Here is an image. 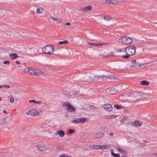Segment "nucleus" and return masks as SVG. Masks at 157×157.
I'll use <instances>...</instances> for the list:
<instances>
[{"mask_svg":"<svg viewBox=\"0 0 157 157\" xmlns=\"http://www.w3.org/2000/svg\"><path fill=\"white\" fill-rule=\"evenodd\" d=\"M110 78L109 76L105 75L104 71L99 70L98 71H92L83 74L80 77V80L81 82L91 81L96 82L105 80Z\"/></svg>","mask_w":157,"mask_h":157,"instance_id":"nucleus-1","label":"nucleus"},{"mask_svg":"<svg viewBox=\"0 0 157 157\" xmlns=\"http://www.w3.org/2000/svg\"><path fill=\"white\" fill-rule=\"evenodd\" d=\"M136 48L135 46L129 45L125 48V52L126 55H121L122 58L124 59H128L130 56L134 55L136 53Z\"/></svg>","mask_w":157,"mask_h":157,"instance_id":"nucleus-2","label":"nucleus"},{"mask_svg":"<svg viewBox=\"0 0 157 157\" xmlns=\"http://www.w3.org/2000/svg\"><path fill=\"white\" fill-rule=\"evenodd\" d=\"M24 71L34 75L41 76L44 75L42 71L38 69L34 68H25L24 69Z\"/></svg>","mask_w":157,"mask_h":157,"instance_id":"nucleus-3","label":"nucleus"},{"mask_svg":"<svg viewBox=\"0 0 157 157\" xmlns=\"http://www.w3.org/2000/svg\"><path fill=\"white\" fill-rule=\"evenodd\" d=\"M132 42V39L130 37L123 36L120 38L118 40V42L120 44H128Z\"/></svg>","mask_w":157,"mask_h":157,"instance_id":"nucleus-4","label":"nucleus"},{"mask_svg":"<svg viewBox=\"0 0 157 157\" xmlns=\"http://www.w3.org/2000/svg\"><path fill=\"white\" fill-rule=\"evenodd\" d=\"M54 50V47L51 45H47L42 49V51L43 53L49 55L53 54Z\"/></svg>","mask_w":157,"mask_h":157,"instance_id":"nucleus-5","label":"nucleus"},{"mask_svg":"<svg viewBox=\"0 0 157 157\" xmlns=\"http://www.w3.org/2000/svg\"><path fill=\"white\" fill-rule=\"evenodd\" d=\"M25 114L27 117L37 116L39 114L37 110L35 109L28 110L25 113Z\"/></svg>","mask_w":157,"mask_h":157,"instance_id":"nucleus-6","label":"nucleus"},{"mask_svg":"<svg viewBox=\"0 0 157 157\" xmlns=\"http://www.w3.org/2000/svg\"><path fill=\"white\" fill-rule=\"evenodd\" d=\"M36 147L39 151L42 152L46 153H48L49 151V149L48 147L43 145L37 144Z\"/></svg>","mask_w":157,"mask_h":157,"instance_id":"nucleus-7","label":"nucleus"},{"mask_svg":"<svg viewBox=\"0 0 157 157\" xmlns=\"http://www.w3.org/2000/svg\"><path fill=\"white\" fill-rule=\"evenodd\" d=\"M130 99L134 101L139 98V94L138 93H134L131 94L129 96Z\"/></svg>","mask_w":157,"mask_h":157,"instance_id":"nucleus-8","label":"nucleus"},{"mask_svg":"<svg viewBox=\"0 0 157 157\" xmlns=\"http://www.w3.org/2000/svg\"><path fill=\"white\" fill-rule=\"evenodd\" d=\"M131 124L135 127H140L142 124V122L139 121H135L132 122Z\"/></svg>","mask_w":157,"mask_h":157,"instance_id":"nucleus-9","label":"nucleus"},{"mask_svg":"<svg viewBox=\"0 0 157 157\" xmlns=\"http://www.w3.org/2000/svg\"><path fill=\"white\" fill-rule=\"evenodd\" d=\"M104 108L107 111H111L113 109L112 105L108 104H106L103 105Z\"/></svg>","mask_w":157,"mask_h":157,"instance_id":"nucleus-10","label":"nucleus"},{"mask_svg":"<svg viewBox=\"0 0 157 157\" xmlns=\"http://www.w3.org/2000/svg\"><path fill=\"white\" fill-rule=\"evenodd\" d=\"M149 64V63H146L143 64L139 65L138 64V63H134L133 64L131 65V67L132 68H136L138 67L142 66H145L146 67V66L148 65Z\"/></svg>","mask_w":157,"mask_h":157,"instance_id":"nucleus-11","label":"nucleus"},{"mask_svg":"<svg viewBox=\"0 0 157 157\" xmlns=\"http://www.w3.org/2000/svg\"><path fill=\"white\" fill-rule=\"evenodd\" d=\"M105 2L107 4H116L118 2V0H106Z\"/></svg>","mask_w":157,"mask_h":157,"instance_id":"nucleus-12","label":"nucleus"},{"mask_svg":"<svg viewBox=\"0 0 157 157\" xmlns=\"http://www.w3.org/2000/svg\"><path fill=\"white\" fill-rule=\"evenodd\" d=\"M56 134L58 135L60 137H63L65 135V132L63 131L59 130L56 132Z\"/></svg>","mask_w":157,"mask_h":157,"instance_id":"nucleus-13","label":"nucleus"},{"mask_svg":"<svg viewBox=\"0 0 157 157\" xmlns=\"http://www.w3.org/2000/svg\"><path fill=\"white\" fill-rule=\"evenodd\" d=\"M67 110L69 112H73L75 110V109L71 104L67 107Z\"/></svg>","mask_w":157,"mask_h":157,"instance_id":"nucleus-14","label":"nucleus"},{"mask_svg":"<svg viewBox=\"0 0 157 157\" xmlns=\"http://www.w3.org/2000/svg\"><path fill=\"white\" fill-rule=\"evenodd\" d=\"M111 146L110 145H100V149H107L111 148Z\"/></svg>","mask_w":157,"mask_h":157,"instance_id":"nucleus-15","label":"nucleus"},{"mask_svg":"<svg viewBox=\"0 0 157 157\" xmlns=\"http://www.w3.org/2000/svg\"><path fill=\"white\" fill-rule=\"evenodd\" d=\"M10 58L13 59H15L19 57V56L15 53H10Z\"/></svg>","mask_w":157,"mask_h":157,"instance_id":"nucleus-16","label":"nucleus"},{"mask_svg":"<svg viewBox=\"0 0 157 157\" xmlns=\"http://www.w3.org/2000/svg\"><path fill=\"white\" fill-rule=\"evenodd\" d=\"M107 43H98V44H92V43H89L88 44L93 45L95 46H101L103 45H104L107 44Z\"/></svg>","mask_w":157,"mask_h":157,"instance_id":"nucleus-17","label":"nucleus"},{"mask_svg":"<svg viewBox=\"0 0 157 157\" xmlns=\"http://www.w3.org/2000/svg\"><path fill=\"white\" fill-rule=\"evenodd\" d=\"M104 136V134L102 132H99L97 134L96 137L98 138L103 137Z\"/></svg>","mask_w":157,"mask_h":157,"instance_id":"nucleus-18","label":"nucleus"},{"mask_svg":"<svg viewBox=\"0 0 157 157\" xmlns=\"http://www.w3.org/2000/svg\"><path fill=\"white\" fill-rule=\"evenodd\" d=\"M116 117V116L114 115H106L105 116V117L106 119H112L115 118Z\"/></svg>","mask_w":157,"mask_h":157,"instance_id":"nucleus-19","label":"nucleus"},{"mask_svg":"<svg viewBox=\"0 0 157 157\" xmlns=\"http://www.w3.org/2000/svg\"><path fill=\"white\" fill-rule=\"evenodd\" d=\"M110 152L112 156L114 157H119L120 155L119 154H115L113 152V149L110 150Z\"/></svg>","mask_w":157,"mask_h":157,"instance_id":"nucleus-20","label":"nucleus"},{"mask_svg":"<svg viewBox=\"0 0 157 157\" xmlns=\"http://www.w3.org/2000/svg\"><path fill=\"white\" fill-rule=\"evenodd\" d=\"M140 83L143 85H147L149 84V82L146 80H143L140 81Z\"/></svg>","mask_w":157,"mask_h":157,"instance_id":"nucleus-21","label":"nucleus"},{"mask_svg":"<svg viewBox=\"0 0 157 157\" xmlns=\"http://www.w3.org/2000/svg\"><path fill=\"white\" fill-rule=\"evenodd\" d=\"M62 149V148L61 146H57L55 148V151L56 152H57L61 151Z\"/></svg>","mask_w":157,"mask_h":157,"instance_id":"nucleus-22","label":"nucleus"},{"mask_svg":"<svg viewBox=\"0 0 157 157\" xmlns=\"http://www.w3.org/2000/svg\"><path fill=\"white\" fill-rule=\"evenodd\" d=\"M8 98L9 99L11 103H13L14 102V99L12 95L8 96Z\"/></svg>","mask_w":157,"mask_h":157,"instance_id":"nucleus-23","label":"nucleus"},{"mask_svg":"<svg viewBox=\"0 0 157 157\" xmlns=\"http://www.w3.org/2000/svg\"><path fill=\"white\" fill-rule=\"evenodd\" d=\"M93 9L92 6H88L82 8V10H91Z\"/></svg>","mask_w":157,"mask_h":157,"instance_id":"nucleus-24","label":"nucleus"},{"mask_svg":"<svg viewBox=\"0 0 157 157\" xmlns=\"http://www.w3.org/2000/svg\"><path fill=\"white\" fill-rule=\"evenodd\" d=\"M152 23L156 25V27L157 28V19H152L151 22Z\"/></svg>","mask_w":157,"mask_h":157,"instance_id":"nucleus-25","label":"nucleus"},{"mask_svg":"<svg viewBox=\"0 0 157 157\" xmlns=\"http://www.w3.org/2000/svg\"><path fill=\"white\" fill-rule=\"evenodd\" d=\"M70 103L69 102H65L62 104V105L63 107H67V106H69L70 105Z\"/></svg>","mask_w":157,"mask_h":157,"instance_id":"nucleus-26","label":"nucleus"},{"mask_svg":"<svg viewBox=\"0 0 157 157\" xmlns=\"http://www.w3.org/2000/svg\"><path fill=\"white\" fill-rule=\"evenodd\" d=\"M106 57H110L114 56V54L113 52H111L109 53L106 55H105Z\"/></svg>","mask_w":157,"mask_h":157,"instance_id":"nucleus-27","label":"nucleus"},{"mask_svg":"<svg viewBox=\"0 0 157 157\" xmlns=\"http://www.w3.org/2000/svg\"><path fill=\"white\" fill-rule=\"evenodd\" d=\"M79 123L81 122L83 123L85 122L86 119L85 118H79L78 119Z\"/></svg>","mask_w":157,"mask_h":157,"instance_id":"nucleus-28","label":"nucleus"},{"mask_svg":"<svg viewBox=\"0 0 157 157\" xmlns=\"http://www.w3.org/2000/svg\"><path fill=\"white\" fill-rule=\"evenodd\" d=\"M50 17L52 20L55 21H56L58 20L57 17L51 15H50Z\"/></svg>","mask_w":157,"mask_h":157,"instance_id":"nucleus-29","label":"nucleus"},{"mask_svg":"<svg viewBox=\"0 0 157 157\" xmlns=\"http://www.w3.org/2000/svg\"><path fill=\"white\" fill-rule=\"evenodd\" d=\"M123 52L124 53L125 52V48H120L118 49L116 52Z\"/></svg>","mask_w":157,"mask_h":157,"instance_id":"nucleus-30","label":"nucleus"},{"mask_svg":"<svg viewBox=\"0 0 157 157\" xmlns=\"http://www.w3.org/2000/svg\"><path fill=\"white\" fill-rule=\"evenodd\" d=\"M6 121V119L5 118H1L0 119V124L4 123Z\"/></svg>","mask_w":157,"mask_h":157,"instance_id":"nucleus-31","label":"nucleus"},{"mask_svg":"<svg viewBox=\"0 0 157 157\" xmlns=\"http://www.w3.org/2000/svg\"><path fill=\"white\" fill-rule=\"evenodd\" d=\"M93 148L95 149H100V145H93Z\"/></svg>","mask_w":157,"mask_h":157,"instance_id":"nucleus-32","label":"nucleus"},{"mask_svg":"<svg viewBox=\"0 0 157 157\" xmlns=\"http://www.w3.org/2000/svg\"><path fill=\"white\" fill-rule=\"evenodd\" d=\"M68 43V41L67 40H65L64 41H60L58 42V44H67Z\"/></svg>","mask_w":157,"mask_h":157,"instance_id":"nucleus-33","label":"nucleus"},{"mask_svg":"<svg viewBox=\"0 0 157 157\" xmlns=\"http://www.w3.org/2000/svg\"><path fill=\"white\" fill-rule=\"evenodd\" d=\"M71 122L73 124H78L79 123L78 119H75L74 120L71 121Z\"/></svg>","mask_w":157,"mask_h":157,"instance_id":"nucleus-34","label":"nucleus"},{"mask_svg":"<svg viewBox=\"0 0 157 157\" xmlns=\"http://www.w3.org/2000/svg\"><path fill=\"white\" fill-rule=\"evenodd\" d=\"M113 90L112 89H111V90H110L109 89H107L106 90V91L108 92L109 91H110V94H114L115 93H116L117 92V91L116 90H115V91L113 92H112Z\"/></svg>","mask_w":157,"mask_h":157,"instance_id":"nucleus-35","label":"nucleus"},{"mask_svg":"<svg viewBox=\"0 0 157 157\" xmlns=\"http://www.w3.org/2000/svg\"><path fill=\"white\" fill-rule=\"evenodd\" d=\"M75 131L74 129H69L68 132L70 134H71L75 132Z\"/></svg>","mask_w":157,"mask_h":157,"instance_id":"nucleus-36","label":"nucleus"},{"mask_svg":"<svg viewBox=\"0 0 157 157\" xmlns=\"http://www.w3.org/2000/svg\"><path fill=\"white\" fill-rule=\"evenodd\" d=\"M104 19L105 21H109L111 18L108 16H105L104 17Z\"/></svg>","mask_w":157,"mask_h":157,"instance_id":"nucleus-37","label":"nucleus"},{"mask_svg":"<svg viewBox=\"0 0 157 157\" xmlns=\"http://www.w3.org/2000/svg\"><path fill=\"white\" fill-rule=\"evenodd\" d=\"M114 107L117 109H119L121 107L117 105H114Z\"/></svg>","mask_w":157,"mask_h":157,"instance_id":"nucleus-38","label":"nucleus"},{"mask_svg":"<svg viewBox=\"0 0 157 157\" xmlns=\"http://www.w3.org/2000/svg\"><path fill=\"white\" fill-rule=\"evenodd\" d=\"M36 13L37 14H41L43 13V10H36Z\"/></svg>","mask_w":157,"mask_h":157,"instance_id":"nucleus-39","label":"nucleus"},{"mask_svg":"<svg viewBox=\"0 0 157 157\" xmlns=\"http://www.w3.org/2000/svg\"><path fill=\"white\" fill-rule=\"evenodd\" d=\"M3 63L5 64L8 65L10 64V63L8 61H4Z\"/></svg>","mask_w":157,"mask_h":157,"instance_id":"nucleus-40","label":"nucleus"},{"mask_svg":"<svg viewBox=\"0 0 157 157\" xmlns=\"http://www.w3.org/2000/svg\"><path fill=\"white\" fill-rule=\"evenodd\" d=\"M36 104H40L42 103V102L41 101H35V103Z\"/></svg>","mask_w":157,"mask_h":157,"instance_id":"nucleus-41","label":"nucleus"},{"mask_svg":"<svg viewBox=\"0 0 157 157\" xmlns=\"http://www.w3.org/2000/svg\"><path fill=\"white\" fill-rule=\"evenodd\" d=\"M120 153H121V154H125L126 153V152L125 151L122 150L121 151H120Z\"/></svg>","mask_w":157,"mask_h":157,"instance_id":"nucleus-42","label":"nucleus"},{"mask_svg":"<svg viewBox=\"0 0 157 157\" xmlns=\"http://www.w3.org/2000/svg\"><path fill=\"white\" fill-rule=\"evenodd\" d=\"M2 87H5L6 88H9L10 86H9L8 85H4V86H2Z\"/></svg>","mask_w":157,"mask_h":157,"instance_id":"nucleus-43","label":"nucleus"},{"mask_svg":"<svg viewBox=\"0 0 157 157\" xmlns=\"http://www.w3.org/2000/svg\"><path fill=\"white\" fill-rule=\"evenodd\" d=\"M132 63H136V60L135 59H134V60H132V62H131Z\"/></svg>","mask_w":157,"mask_h":157,"instance_id":"nucleus-44","label":"nucleus"},{"mask_svg":"<svg viewBox=\"0 0 157 157\" xmlns=\"http://www.w3.org/2000/svg\"><path fill=\"white\" fill-rule=\"evenodd\" d=\"M58 157H67L66 156V155H65V154H63V155H60Z\"/></svg>","mask_w":157,"mask_h":157,"instance_id":"nucleus-45","label":"nucleus"},{"mask_svg":"<svg viewBox=\"0 0 157 157\" xmlns=\"http://www.w3.org/2000/svg\"><path fill=\"white\" fill-rule=\"evenodd\" d=\"M35 100H30L29 101V103H30V102H34V103H35Z\"/></svg>","mask_w":157,"mask_h":157,"instance_id":"nucleus-46","label":"nucleus"},{"mask_svg":"<svg viewBox=\"0 0 157 157\" xmlns=\"http://www.w3.org/2000/svg\"><path fill=\"white\" fill-rule=\"evenodd\" d=\"M120 152V151H121L122 149H121L120 148L118 147H117L116 148Z\"/></svg>","mask_w":157,"mask_h":157,"instance_id":"nucleus-47","label":"nucleus"},{"mask_svg":"<svg viewBox=\"0 0 157 157\" xmlns=\"http://www.w3.org/2000/svg\"><path fill=\"white\" fill-rule=\"evenodd\" d=\"M151 157H157V154L152 155H151Z\"/></svg>","mask_w":157,"mask_h":157,"instance_id":"nucleus-48","label":"nucleus"},{"mask_svg":"<svg viewBox=\"0 0 157 157\" xmlns=\"http://www.w3.org/2000/svg\"><path fill=\"white\" fill-rule=\"evenodd\" d=\"M65 24L67 25H71L70 23L69 22L66 23Z\"/></svg>","mask_w":157,"mask_h":157,"instance_id":"nucleus-49","label":"nucleus"},{"mask_svg":"<svg viewBox=\"0 0 157 157\" xmlns=\"http://www.w3.org/2000/svg\"><path fill=\"white\" fill-rule=\"evenodd\" d=\"M36 10H43V9L42 8H36Z\"/></svg>","mask_w":157,"mask_h":157,"instance_id":"nucleus-50","label":"nucleus"},{"mask_svg":"<svg viewBox=\"0 0 157 157\" xmlns=\"http://www.w3.org/2000/svg\"><path fill=\"white\" fill-rule=\"evenodd\" d=\"M3 113L5 114H7V112L5 110H4L3 111Z\"/></svg>","mask_w":157,"mask_h":157,"instance_id":"nucleus-51","label":"nucleus"},{"mask_svg":"<svg viewBox=\"0 0 157 157\" xmlns=\"http://www.w3.org/2000/svg\"><path fill=\"white\" fill-rule=\"evenodd\" d=\"M16 63H17V64H20V62L18 61H16Z\"/></svg>","mask_w":157,"mask_h":157,"instance_id":"nucleus-52","label":"nucleus"},{"mask_svg":"<svg viewBox=\"0 0 157 157\" xmlns=\"http://www.w3.org/2000/svg\"><path fill=\"white\" fill-rule=\"evenodd\" d=\"M113 135V133H109V135H110V136H112Z\"/></svg>","mask_w":157,"mask_h":157,"instance_id":"nucleus-53","label":"nucleus"},{"mask_svg":"<svg viewBox=\"0 0 157 157\" xmlns=\"http://www.w3.org/2000/svg\"><path fill=\"white\" fill-rule=\"evenodd\" d=\"M121 157H127V156L126 155H123L121 156Z\"/></svg>","mask_w":157,"mask_h":157,"instance_id":"nucleus-54","label":"nucleus"},{"mask_svg":"<svg viewBox=\"0 0 157 157\" xmlns=\"http://www.w3.org/2000/svg\"><path fill=\"white\" fill-rule=\"evenodd\" d=\"M66 156L67 157H72L71 156H69V155H66Z\"/></svg>","mask_w":157,"mask_h":157,"instance_id":"nucleus-55","label":"nucleus"},{"mask_svg":"<svg viewBox=\"0 0 157 157\" xmlns=\"http://www.w3.org/2000/svg\"><path fill=\"white\" fill-rule=\"evenodd\" d=\"M65 116L68 117H69V116L68 115H65Z\"/></svg>","mask_w":157,"mask_h":157,"instance_id":"nucleus-56","label":"nucleus"},{"mask_svg":"<svg viewBox=\"0 0 157 157\" xmlns=\"http://www.w3.org/2000/svg\"><path fill=\"white\" fill-rule=\"evenodd\" d=\"M2 87V85H0V88Z\"/></svg>","mask_w":157,"mask_h":157,"instance_id":"nucleus-57","label":"nucleus"},{"mask_svg":"<svg viewBox=\"0 0 157 157\" xmlns=\"http://www.w3.org/2000/svg\"><path fill=\"white\" fill-rule=\"evenodd\" d=\"M1 101V98L0 97V101Z\"/></svg>","mask_w":157,"mask_h":157,"instance_id":"nucleus-58","label":"nucleus"},{"mask_svg":"<svg viewBox=\"0 0 157 157\" xmlns=\"http://www.w3.org/2000/svg\"><path fill=\"white\" fill-rule=\"evenodd\" d=\"M74 94H78L76 92V93H75Z\"/></svg>","mask_w":157,"mask_h":157,"instance_id":"nucleus-59","label":"nucleus"},{"mask_svg":"<svg viewBox=\"0 0 157 157\" xmlns=\"http://www.w3.org/2000/svg\"><path fill=\"white\" fill-rule=\"evenodd\" d=\"M146 13H149V12H146Z\"/></svg>","mask_w":157,"mask_h":157,"instance_id":"nucleus-60","label":"nucleus"}]
</instances>
